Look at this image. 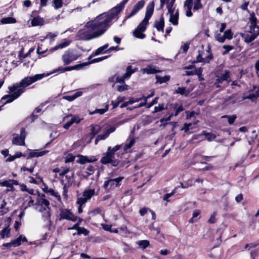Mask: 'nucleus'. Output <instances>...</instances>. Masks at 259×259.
Here are the masks:
<instances>
[{
	"label": "nucleus",
	"instance_id": "obj_63",
	"mask_svg": "<svg viewBox=\"0 0 259 259\" xmlns=\"http://www.w3.org/2000/svg\"><path fill=\"white\" fill-rule=\"evenodd\" d=\"M142 100H143L142 97L137 98H131L128 100V103H130V104H132L134 103L138 102Z\"/></svg>",
	"mask_w": 259,
	"mask_h": 259
},
{
	"label": "nucleus",
	"instance_id": "obj_31",
	"mask_svg": "<svg viewBox=\"0 0 259 259\" xmlns=\"http://www.w3.org/2000/svg\"><path fill=\"white\" fill-rule=\"evenodd\" d=\"M135 142V140L134 137H129L127 140L125 144L124 150H126L130 148H131Z\"/></svg>",
	"mask_w": 259,
	"mask_h": 259
},
{
	"label": "nucleus",
	"instance_id": "obj_11",
	"mask_svg": "<svg viewBox=\"0 0 259 259\" xmlns=\"http://www.w3.org/2000/svg\"><path fill=\"white\" fill-rule=\"evenodd\" d=\"M116 130L114 126H109L102 134L99 135L95 141V143L97 145L99 141L104 140L107 139L111 133H113Z\"/></svg>",
	"mask_w": 259,
	"mask_h": 259
},
{
	"label": "nucleus",
	"instance_id": "obj_5",
	"mask_svg": "<svg viewBox=\"0 0 259 259\" xmlns=\"http://www.w3.org/2000/svg\"><path fill=\"white\" fill-rule=\"evenodd\" d=\"M213 58V55L211 52V46L209 44L207 45L205 52L199 53L196 57V62H201L203 64H208Z\"/></svg>",
	"mask_w": 259,
	"mask_h": 259
},
{
	"label": "nucleus",
	"instance_id": "obj_40",
	"mask_svg": "<svg viewBox=\"0 0 259 259\" xmlns=\"http://www.w3.org/2000/svg\"><path fill=\"white\" fill-rule=\"evenodd\" d=\"M156 79L157 82H159V83H162L167 81L169 79V77L168 76L161 77L157 75L156 76Z\"/></svg>",
	"mask_w": 259,
	"mask_h": 259
},
{
	"label": "nucleus",
	"instance_id": "obj_21",
	"mask_svg": "<svg viewBox=\"0 0 259 259\" xmlns=\"http://www.w3.org/2000/svg\"><path fill=\"white\" fill-rule=\"evenodd\" d=\"M170 18L169 21L171 23L174 25H177L178 24L179 20V11L177 10L175 12L169 14Z\"/></svg>",
	"mask_w": 259,
	"mask_h": 259
},
{
	"label": "nucleus",
	"instance_id": "obj_52",
	"mask_svg": "<svg viewBox=\"0 0 259 259\" xmlns=\"http://www.w3.org/2000/svg\"><path fill=\"white\" fill-rule=\"evenodd\" d=\"M42 213V216L47 220H50L51 213H50V209H47L44 210L43 212H41Z\"/></svg>",
	"mask_w": 259,
	"mask_h": 259
},
{
	"label": "nucleus",
	"instance_id": "obj_17",
	"mask_svg": "<svg viewBox=\"0 0 259 259\" xmlns=\"http://www.w3.org/2000/svg\"><path fill=\"white\" fill-rule=\"evenodd\" d=\"M193 0H186L184 3V8L186 9V15L190 17L192 16L193 14L191 12V9L193 6Z\"/></svg>",
	"mask_w": 259,
	"mask_h": 259
},
{
	"label": "nucleus",
	"instance_id": "obj_41",
	"mask_svg": "<svg viewBox=\"0 0 259 259\" xmlns=\"http://www.w3.org/2000/svg\"><path fill=\"white\" fill-rule=\"evenodd\" d=\"M121 145H116L115 147H114L112 148L111 147H109L108 148L107 151L114 156V153L116 151H118L121 148Z\"/></svg>",
	"mask_w": 259,
	"mask_h": 259
},
{
	"label": "nucleus",
	"instance_id": "obj_33",
	"mask_svg": "<svg viewBox=\"0 0 259 259\" xmlns=\"http://www.w3.org/2000/svg\"><path fill=\"white\" fill-rule=\"evenodd\" d=\"M47 193L54 196L60 202H62L61 196L58 192H56L53 189H49L48 190Z\"/></svg>",
	"mask_w": 259,
	"mask_h": 259
},
{
	"label": "nucleus",
	"instance_id": "obj_3",
	"mask_svg": "<svg viewBox=\"0 0 259 259\" xmlns=\"http://www.w3.org/2000/svg\"><path fill=\"white\" fill-rule=\"evenodd\" d=\"M47 75L45 73L35 74L33 76H27L21 80L18 83H16L8 89L10 92L17 90L20 95L25 91V88L35 81L40 80Z\"/></svg>",
	"mask_w": 259,
	"mask_h": 259
},
{
	"label": "nucleus",
	"instance_id": "obj_36",
	"mask_svg": "<svg viewBox=\"0 0 259 259\" xmlns=\"http://www.w3.org/2000/svg\"><path fill=\"white\" fill-rule=\"evenodd\" d=\"M86 170V175L83 176V177L85 178H88L89 176L92 175L94 172L95 168L94 166L90 165L87 168Z\"/></svg>",
	"mask_w": 259,
	"mask_h": 259
},
{
	"label": "nucleus",
	"instance_id": "obj_34",
	"mask_svg": "<svg viewBox=\"0 0 259 259\" xmlns=\"http://www.w3.org/2000/svg\"><path fill=\"white\" fill-rule=\"evenodd\" d=\"M2 24H12L16 22V20L15 18L11 17L3 18L1 21Z\"/></svg>",
	"mask_w": 259,
	"mask_h": 259
},
{
	"label": "nucleus",
	"instance_id": "obj_54",
	"mask_svg": "<svg viewBox=\"0 0 259 259\" xmlns=\"http://www.w3.org/2000/svg\"><path fill=\"white\" fill-rule=\"evenodd\" d=\"M223 48L226 50L222 53L223 55L227 54L229 52L233 49V47L230 45H224Z\"/></svg>",
	"mask_w": 259,
	"mask_h": 259
},
{
	"label": "nucleus",
	"instance_id": "obj_64",
	"mask_svg": "<svg viewBox=\"0 0 259 259\" xmlns=\"http://www.w3.org/2000/svg\"><path fill=\"white\" fill-rule=\"evenodd\" d=\"M75 157L72 155H68L66 156L65 160V163L71 162L74 160Z\"/></svg>",
	"mask_w": 259,
	"mask_h": 259
},
{
	"label": "nucleus",
	"instance_id": "obj_56",
	"mask_svg": "<svg viewBox=\"0 0 259 259\" xmlns=\"http://www.w3.org/2000/svg\"><path fill=\"white\" fill-rule=\"evenodd\" d=\"M215 39L217 41L220 42H224L225 40V38L224 37V35H222L221 33H217L215 35Z\"/></svg>",
	"mask_w": 259,
	"mask_h": 259
},
{
	"label": "nucleus",
	"instance_id": "obj_51",
	"mask_svg": "<svg viewBox=\"0 0 259 259\" xmlns=\"http://www.w3.org/2000/svg\"><path fill=\"white\" fill-rule=\"evenodd\" d=\"M223 35L224 36V37L225 38V39H231L233 37V33L232 32L231 29H228L225 31Z\"/></svg>",
	"mask_w": 259,
	"mask_h": 259
},
{
	"label": "nucleus",
	"instance_id": "obj_49",
	"mask_svg": "<svg viewBox=\"0 0 259 259\" xmlns=\"http://www.w3.org/2000/svg\"><path fill=\"white\" fill-rule=\"evenodd\" d=\"M176 92L177 94L184 95L185 96H187L189 94V92H188L185 88L179 87L178 88Z\"/></svg>",
	"mask_w": 259,
	"mask_h": 259
},
{
	"label": "nucleus",
	"instance_id": "obj_4",
	"mask_svg": "<svg viewBox=\"0 0 259 259\" xmlns=\"http://www.w3.org/2000/svg\"><path fill=\"white\" fill-rule=\"evenodd\" d=\"M154 3L153 2L150 3L146 7L145 16L143 20L138 25L136 29L133 32V35L137 38L143 39L145 35L143 33L146 29V26L148 21L153 13Z\"/></svg>",
	"mask_w": 259,
	"mask_h": 259
},
{
	"label": "nucleus",
	"instance_id": "obj_25",
	"mask_svg": "<svg viewBox=\"0 0 259 259\" xmlns=\"http://www.w3.org/2000/svg\"><path fill=\"white\" fill-rule=\"evenodd\" d=\"M113 158L114 156L107 151L101 158V162L104 164L109 163Z\"/></svg>",
	"mask_w": 259,
	"mask_h": 259
},
{
	"label": "nucleus",
	"instance_id": "obj_18",
	"mask_svg": "<svg viewBox=\"0 0 259 259\" xmlns=\"http://www.w3.org/2000/svg\"><path fill=\"white\" fill-rule=\"evenodd\" d=\"M241 36L244 41L247 43L251 42L256 37V36L252 33L250 31L242 33L241 34Z\"/></svg>",
	"mask_w": 259,
	"mask_h": 259
},
{
	"label": "nucleus",
	"instance_id": "obj_1",
	"mask_svg": "<svg viewBox=\"0 0 259 259\" xmlns=\"http://www.w3.org/2000/svg\"><path fill=\"white\" fill-rule=\"evenodd\" d=\"M128 1L123 0L108 13L101 14L93 20L86 23L85 26L92 32L93 37H99L105 33L111 25L113 20L116 18L117 15L123 9Z\"/></svg>",
	"mask_w": 259,
	"mask_h": 259
},
{
	"label": "nucleus",
	"instance_id": "obj_12",
	"mask_svg": "<svg viewBox=\"0 0 259 259\" xmlns=\"http://www.w3.org/2000/svg\"><path fill=\"white\" fill-rule=\"evenodd\" d=\"M145 4V1L143 0L138 2L134 7L130 14L126 17V19H128L136 15L142 8L144 7Z\"/></svg>",
	"mask_w": 259,
	"mask_h": 259
},
{
	"label": "nucleus",
	"instance_id": "obj_30",
	"mask_svg": "<svg viewBox=\"0 0 259 259\" xmlns=\"http://www.w3.org/2000/svg\"><path fill=\"white\" fill-rule=\"evenodd\" d=\"M201 135L205 136L207 140L209 142L213 141L216 138V135L215 134L211 133H207L205 131H203Z\"/></svg>",
	"mask_w": 259,
	"mask_h": 259
},
{
	"label": "nucleus",
	"instance_id": "obj_26",
	"mask_svg": "<svg viewBox=\"0 0 259 259\" xmlns=\"http://www.w3.org/2000/svg\"><path fill=\"white\" fill-rule=\"evenodd\" d=\"M108 47V44H106L101 47L98 48L95 52L94 53V56H98L99 55L106 53L108 52L107 48Z\"/></svg>",
	"mask_w": 259,
	"mask_h": 259
},
{
	"label": "nucleus",
	"instance_id": "obj_62",
	"mask_svg": "<svg viewBox=\"0 0 259 259\" xmlns=\"http://www.w3.org/2000/svg\"><path fill=\"white\" fill-rule=\"evenodd\" d=\"M125 79H126V78H124L123 75L122 77H119L118 75L116 74V82H119L120 83L123 84V83H125V81H124Z\"/></svg>",
	"mask_w": 259,
	"mask_h": 259
},
{
	"label": "nucleus",
	"instance_id": "obj_2",
	"mask_svg": "<svg viewBox=\"0 0 259 259\" xmlns=\"http://www.w3.org/2000/svg\"><path fill=\"white\" fill-rule=\"evenodd\" d=\"M47 75L45 73L35 74L33 76H27L21 80L18 83H16L8 89L10 92L17 90L20 95L25 91V88L35 81L40 80Z\"/></svg>",
	"mask_w": 259,
	"mask_h": 259
},
{
	"label": "nucleus",
	"instance_id": "obj_28",
	"mask_svg": "<svg viewBox=\"0 0 259 259\" xmlns=\"http://www.w3.org/2000/svg\"><path fill=\"white\" fill-rule=\"evenodd\" d=\"M91 128V139H93L95 135H96L101 131V127L99 125H92Z\"/></svg>",
	"mask_w": 259,
	"mask_h": 259
},
{
	"label": "nucleus",
	"instance_id": "obj_55",
	"mask_svg": "<svg viewBox=\"0 0 259 259\" xmlns=\"http://www.w3.org/2000/svg\"><path fill=\"white\" fill-rule=\"evenodd\" d=\"M89 233V232L85 228H84L83 227H80L77 232L78 235H80V234H84L85 236L88 235Z\"/></svg>",
	"mask_w": 259,
	"mask_h": 259
},
{
	"label": "nucleus",
	"instance_id": "obj_19",
	"mask_svg": "<svg viewBox=\"0 0 259 259\" xmlns=\"http://www.w3.org/2000/svg\"><path fill=\"white\" fill-rule=\"evenodd\" d=\"M49 152L48 150H44L39 151L38 150H34L31 151L28 155L29 157H38L42 156Z\"/></svg>",
	"mask_w": 259,
	"mask_h": 259
},
{
	"label": "nucleus",
	"instance_id": "obj_44",
	"mask_svg": "<svg viewBox=\"0 0 259 259\" xmlns=\"http://www.w3.org/2000/svg\"><path fill=\"white\" fill-rule=\"evenodd\" d=\"M201 0H195L194 3L193 10L197 11L202 8L203 6L201 3Z\"/></svg>",
	"mask_w": 259,
	"mask_h": 259
},
{
	"label": "nucleus",
	"instance_id": "obj_45",
	"mask_svg": "<svg viewBox=\"0 0 259 259\" xmlns=\"http://www.w3.org/2000/svg\"><path fill=\"white\" fill-rule=\"evenodd\" d=\"M124 97H118L117 98V101L116 102H114V101H112V102H111V104L113 106V109L116 108L118 106L119 103L120 102H122L124 100Z\"/></svg>",
	"mask_w": 259,
	"mask_h": 259
},
{
	"label": "nucleus",
	"instance_id": "obj_50",
	"mask_svg": "<svg viewBox=\"0 0 259 259\" xmlns=\"http://www.w3.org/2000/svg\"><path fill=\"white\" fill-rule=\"evenodd\" d=\"M222 118H228V122L230 124H232L234 123L235 120L236 119L237 117L236 115H224L222 117Z\"/></svg>",
	"mask_w": 259,
	"mask_h": 259
},
{
	"label": "nucleus",
	"instance_id": "obj_47",
	"mask_svg": "<svg viewBox=\"0 0 259 259\" xmlns=\"http://www.w3.org/2000/svg\"><path fill=\"white\" fill-rule=\"evenodd\" d=\"M138 244L143 249H145L149 245V242L146 240H141L138 242Z\"/></svg>",
	"mask_w": 259,
	"mask_h": 259
},
{
	"label": "nucleus",
	"instance_id": "obj_61",
	"mask_svg": "<svg viewBox=\"0 0 259 259\" xmlns=\"http://www.w3.org/2000/svg\"><path fill=\"white\" fill-rule=\"evenodd\" d=\"M164 109L163 104H159L158 106H155L154 107V110L153 112V113H157L158 112L161 111Z\"/></svg>",
	"mask_w": 259,
	"mask_h": 259
},
{
	"label": "nucleus",
	"instance_id": "obj_10",
	"mask_svg": "<svg viewBox=\"0 0 259 259\" xmlns=\"http://www.w3.org/2000/svg\"><path fill=\"white\" fill-rule=\"evenodd\" d=\"M79 57V55L74 54L70 50L65 52L62 55V59L64 65H68L72 61L76 60Z\"/></svg>",
	"mask_w": 259,
	"mask_h": 259
},
{
	"label": "nucleus",
	"instance_id": "obj_16",
	"mask_svg": "<svg viewBox=\"0 0 259 259\" xmlns=\"http://www.w3.org/2000/svg\"><path fill=\"white\" fill-rule=\"evenodd\" d=\"M80 68L81 67H80V64L74 65V66H71V67H65V68L60 67H59L57 69L54 70L51 73H56V72H59V73H63L65 71H71L73 69H78Z\"/></svg>",
	"mask_w": 259,
	"mask_h": 259
},
{
	"label": "nucleus",
	"instance_id": "obj_6",
	"mask_svg": "<svg viewBox=\"0 0 259 259\" xmlns=\"http://www.w3.org/2000/svg\"><path fill=\"white\" fill-rule=\"evenodd\" d=\"M123 179V177H119L115 179H107L104 181L103 188L107 192L114 189L116 187H119L120 182Z\"/></svg>",
	"mask_w": 259,
	"mask_h": 259
},
{
	"label": "nucleus",
	"instance_id": "obj_59",
	"mask_svg": "<svg viewBox=\"0 0 259 259\" xmlns=\"http://www.w3.org/2000/svg\"><path fill=\"white\" fill-rule=\"evenodd\" d=\"M54 4L55 5V8L58 9L62 7V0H54Z\"/></svg>",
	"mask_w": 259,
	"mask_h": 259
},
{
	"label": "nucleus",
	"instance_id": "obj_29",
	"mask_svg": "<svg viewBox=\"0 0 259 259\" xmlns=\"http://www.w3.org/2000/svg\"><path fill=\"white\" fill-rule=\"evenodd\" d=\"M27 239L25 237L20 236L18 238L12 241L13 247H17L21 244V242L26 241Z\"/></svg>",
	"mask_w": 259,
	"mask_h": 259
},
{
	"label": "nucleus",
	"instance_id": "obj_32",
	"mask_svg": "<svg viewBox=\"0 0 259 259\" xmlns=\"http://www.w3.org/2000/svg\"><path fill=\"white\" fill-rule=\"evenodd\" d=\"M108 107H109V105L108 104H107V105H106L105 108L97 109L95 110H94V111L90 112L89 113V114L93 115V114H96V113H99L101 115L103 114L104 113H105L106 112H107L108 111Z\"/></svg>",
	"mask_w": 259,
	"mask_h": 259
},
{
	"label": "nucleus",
	"instance_id": "obj_43",
	"mask_svg": "<svg viewBox=\"0 0 259 259\" xmlns=\"http://www.w3.org/2000/svg\"><path fill=\"white\" fill-rule=\"evenodd\" d=\"M71 121L72 123H79L82 120H83V118L80 117L79 115H71Z\"/></svg>",
	"mask_w": 259,
	"mask_h": 259
},
{
	"label": "nucleus",
	"instance_id": "obj_22",
	"mask_svg": "<svg viewBox=\"0 0 259 259\" xmlns=\"http://www.w3.org/2000/svg\"><path fill=\"white\" fill-rule=\"evenodd\" d=\"M141 72L144 74L147 73L148 74H154L158 72H160V70L156 69L151 65H148L146 68H142Z\"/></svg>",
	"mask_w": 259,
	"mask_h": 259
},
{
	"label": "nucleus",
	"instance_id": "obj_39",
	"mask_svg": "<svg viewBox=\"0 0 259 259\" xmlns=\"http://www.w3.org/2000/svg\"><path fill=\"white\" fill-rule=\"evenodd\" d=\"M69 41H65L64 42H62L60 43V44H59L58 45H57L56 46H55V47L52 48L51 49V50L52 51H56L59 49H62L64 47L68 46L69 45Z\"/></svg>",
	"mask_w": 259,
	"mask_h": 259
},
{
	"label": "nucleus",
	"instance_id": "obj_46",
	"mask_svg": "<svg viewBox=\"0 0 259 259\" xmlns=\"http://www.w3.org/2000/svg\"><path fill=\"white\" fill-rule=\"evenodd\" d=\"M175 2L170 1L167 5V9L169 14H171L176 12L175 8L173 7Z\"/></svg>",
	"mask_w": 259,
	"mask_h": 259
},
{
	"label": "nucleus",
	"instance_id": "obj_53",
	"mask_svg": "<svg viewBox=\"0 0 259 259\" xmlns=\"http://www.w3.org/2000/svg\"><path fill=\"white\" fill-rule=\"evenodd\" d=\"M258 97L257 94H250L246 97H244L243 99H250L252 101H254Z\"/></svg>",
	"mask_w": 259,
	"mask_h": 259
},
{
	"label": "nucleus",
	"instance_id": "obj_24",
	"mask_svg": "<svg viewBox=\"0 0 259 259\" xmlns=\"http://www.w3.org/2000/svg\"><path fill=\"white\" fill-rule=\"evenodd\" d=\"M108 58V56H105L99 57V58H98L94 59L91 60L89 62H85V63H83L82 64H80V67H82L85 66H87V65H88L89 64H93V63H96V62H99L102 61H103L104 60H105V59H107Z\"/></svg>",
	"mask_w": 259,
	"mask_h": 259
},
{
	"label": "nucleus",
	"instance_id": "obj_9",
	"mask_svg": "<svg viewBox=\"0 0 259 259\" xmlns=\"http://www.w3.org/2000/svg\"><path fill=\"white\" fill-rule=\"evenodd\" d=\"M27 133L24 128H22L21 130L20 135H19L17 134H14L13 139L12 140V143L14 145L24 146L25 145V139Z\"/></svg>",
	"mask_w": 259,
	"mask_h": 259
},
{
	"label": "nucleus",
	"instance_id": "obj_48",
	"mask_svg": "<svg viewBox=\"0 0 259 259\" xmlns=\"http://www.w3.org/2000/svg\"><path fill=\"white\" fill-rule=\"evenodd\" d=\"M116 89L118 92H121L130 89V87L128 85L123 83L122 85L117 86Z\"/></svg>",
	"mask_w": 259,
	"mask_h": 259
},
{
	"label": "nucleus",
	"instance_id": "obj_57",
	"mask_svg": "<svg viewBox=\"0 0 259 259\" xmlns=\"http://www.w3.org/2000/svg\"><path fill=\"white\" fill-rule=\"evenodd\" d=\"M36 164V162H35L34 163L33 165L31 166V167H30V168H27L26 167L23 166L21 168V170L23 171L27 170V171H29L30 173H32L33 172L34 168V167L35 166Z\"/></svg>",
	"mask_w": 259,
	"mask_h": 259
},
{
	"label": "nucleus",
	"instance_id": "obj_20",
	"mask_svg": "<svg viewBox=\"0 0 259 259\" xmlns=\"http://www.w3.org/2000/svg\"><path fill=\"white\" fill-rule=\"evenodd\" d=\"M164 26V20L162 16H161L159 21H155L154 27H155L158 31H163Z\"/></svg>",
	"mask_w": 259,
	"mask_h": 259
},
{
	"label": "nucleus",
	"instance_id": "obj_23",
	"mask_svg": "<svg viewBox=\"0 0 259 259\" xmlns=\"http://www.w3.org/2000/svg\"><path fill=\"white\" fill-rule=\"evenodd\" d=\"M44 20L40 17H36L33 18L31 21L32 26H42L44 24Z\"/></svg>",
	"mask_w": 259,
	"mask_h": 259
},
{
	"label": "nucleus",
	"instance_id": "obj_38",
	"mask_svg": "<svg viewBox=\"0 0 259 259\" xmlns=\"http://www.w3.org/2000/svg\"><path fill=\"white\" fill-rule=\"evenodd\" d=\"M249 20L250 27H253L256 25L257 19L254 13L250 15Z\"/></svg>",
	"mask_w": 259,
	"mask_h": 259
},
{
	"label": "nucleus",
	"instance_id": "obj_7",
	"mask_svg": "<svg viewBox=\"0 0 259 259\" xmlns=\"http://www.w3.org/2000/svg\"><path fill=\"white\" fill-rule=\"evenodd\" d=\"M95 195H98V193L95 191V188L86 189L82 193V196L77 198L76 203L80 205H84Z\"/></svg>",
	"mask_w": 259,
	"mask_h": 259
},
{
	"label": "nucleus",
	"instance_id": "obj_27",
	"mask_svg": "<svg viewBox=\"0 0 259 259\" xmlns=\"http://www.w3.org/2000/svg\"><path fill=\"white\" fill-rule=\"evenodd\" d=\"M137 70L138 69L137 68L132 69V67L131 66H127L126 69V72L123 74L124 78L126 79L129 78L131 75Z\"/></svg>",
	"mask_w": 259,
	"mask_h": 259
},
{
	"label": "nucleus",
	"instance_id": "obj_35",
	"mask_svg": "<svg viewBox=\"0 0 259 259\" xmlns=\"http://www.w3.org/2000/svg\"><path fill=\"white\" fill-rule=\"evenodd\" d=\"M201 72L202 70L201 68L198 69L196 68H194V69H192L191 71H186L185 72V74L186 75H193L194 74L200 75L201 74Z\"/></svg>",
	"mask_w": 259,
	"mask_h": 259
},
{
	"label": "nucleus",
	"instance_id": "obj_60",
	"mask_svg": "<svg viewBox=\"0 0 259 259\" xmlns=\"http://www.w3.org/2000/svg\"><path fill=\"white\" fill-rule=\"evenodd\" d=\"M11 182V180H9V181H4L0 183V185L2 186H6V187H8L12 188L13 187V185H12V184H11L10 183Z\"/></svg>",
	"mask_w": 259,
	"mask_h": 259
},
{
	"label": "nucleus",
	"instance_id": "obj_15",
	"mask_svg": "<svg viewBox=\"0 0 259 259\" xmlns=\"http://www.w3.org/2000/svg\"><path fill=\"white\" fill-rule=\"evenodd\" d=\"M37 203L40 206V208L39 209L40 212H43L44 210L47 209H50L49 207L50 202L46 199L41 198L38 200Z\"/></svg>",
	"mask_w": 259,
	"mask_h": 259
},
{
	"label": "nucleus",
	"instance_id": "obj_14",
	"mask_svg": "<svg viewBox=\"0 0 259 259\" xmlns=\"http://www.w3.org/2000/svg\"><path fill=\"white\" fill-rule=\"evenodd\" d=\"M79 37L81 39L89 40L94 38H96L93 37V33L90 30V31L80 30L78 32Z\"/></svg>",
	"mask_w": 259,
	"mask_h": 259
},
{
	"label": "nucleus",
	"instance_id": "obj_58",
	"mask_svg": "<svg viewBox=\"0 0 259 259\" xmlns=\"http://www.w3.org/2000/svg\"><path fill=\"white\" fill-rule=\"evenodd\" d=\"M87 156H81L78 159V162L81 164H84L87 162H91Z\"/></svg>",
	"mask_w": 259,
	"mask_h": 259
},
{
	"label": "nucleus",
	"instance_id": "obj_42",
	"mask_svg": "<svg viewBox=\"0 0 259 259\" xmlns=\"http://www.w3.org/2000/svg\"><path fill=\"white\" fill-rule=\"evenodd\" d=\"M249 31L257 37L259 35V26L255 25L253 27L249 26Z\"/></svg>",
	"mask_w": 259,
	"mask_h": 259
},
{
	"label": "nucleus",
	"instance_id": "obj_8",
	"mask_svg": "<svg viewBox=\"0 0 259 259\" xmlns=\"http://www.w3.org/2000/svg\"><path fill=\"white\" fill-rule=\"evenodd\" d=\"M77 217L74 215L72 211L68 209L61 208L60 210L59 220H66L72 222H75Z\"/></svg>",
	"mask_w": 259,
	"mask_h": 259
},
{
	"label": "nucleus",
	"instance_id": "obj_13",
	"mask_svg": "<svg viewBox=\"0 0 259 259\" xmlns=\"http://www.w3.org/2000/svg\"><path fill=\"white\" fill-rule=\"evenodd\" d=\"M224 81H227L228 83L231 81L230 71L228 70H225L224 72L218 76L215 83H222Z\"/></svg>",
	"mask_w": 259,
	"mask_h": 259
},
{
	"label": "nucleus",
	"instance_id": "obj_37",
	"mask_svg": "<svg viewBox=\"0 0 259 259\" xmlns=\"http://www.w3.org/2000/svg\"><path fill=\"white\" fill-rule=\"evenodd\" d=\"M10 233V229L8 227L3 229L0 232V235L2 238L5 237H9Z\"/></svg>",
	"mask_w": 259,
	"mask_h": 259
}]
</instances>
